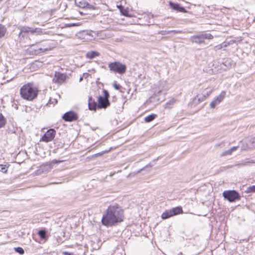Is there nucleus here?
<instances>
[{
    "label": "nucleus",
    "instance_id": "obj_1",
    "mask_svg": "<svg viewBox=\"0 0 255 255\" xmlns=\"http://www.w3.org/2000/svg\"><path fill=\"white\" fill-rule=\"evenodd\" d=\"M123 211L117 206H110L103 214L102 223L109 227L113 226L118 223L123 221Z\"/></svg>",
    "mask_w": 255,
    "mask_h": 255
},
{
    "label": "nucleus",
    "instance_id": "obj_2",
    "mask_svg": "<svg viewBox=\"0 0 255 255\" xmlns=\"http://www.w3.org/2000/svg\"><path fill=\"white\" fill-rule=\"evenodd\" d=\"M38 90L31 83H27L22 86L20 89L21 97L24 100L31 101L38 95Z\"/></svg>",
    "mask_w": 255,
    "mask_h": 255
},
{
    "label": "nucleus",
    "instance_id": "obj_3",
    "mask_svg": "<svg viewBox=\"0 0 255 255\" xmlns=\"http://www.w3.org/2000/svg\"><path fill=\"white\" fill-rule=\"evenodd\" d=\"M138 17H132L128 13V23L130 24L149 25L152 22L153 16L149 13L138 14Z\"/></svg>",
    "mask_w": 255,
    "mask_h": 255
},
{
    "label": "nucleus",
    "instance_id": "obj_4",
    "mask_svg": "<svg viewBox=\"0 0 255 255\" xmlns=\"http://www.w3.org/2000/svg\"><path fill=\"white\" fill-rule=\"evenodd\" d=\"M108 67L112 72L123 74L127 70V66L120 62H114L109 63Z\"/></svg>",
    "mask_w": 255,
    "mask_h": 255
},
{
    "label": "nucleus",
    "instance_id": "obj_5",
    "mask_svg": "<svg viewBox=\"0 0 255 255\" xmlns=\"http://www.w3.org/2000/svg\"><path fill=\"white\" fill-rule=\"evenodd\" d=\"M223 196L225 199L230 202H234L237 200H241V196L236 190H226L223 192Z\"/></svg>",
    "mask_w": 255,
    "mask_h": 255
},
{
    "label": "nucleus",
    "instance_id": "obj_6",
    "mask_svg": "<svg viewBox=\"0 0 255 255\" xmlns=\"http://www.w3.org/2000/svg\"><path fill=\"white\" fill-rule=\"evenodd\" d=\"M20 32L19 33V37H27L29 33L34 34L35 33H40L42 32L41 29L39 28H32L26 26H21L20 28Z\"/></svg>",
    "mask_w": 255,
    "mask_h": 255
},
{
    "label": "nucleus",
    "instance_id": "obj_7",
    "mask_svg": "<svg viewBox=\"0 0 255 255\" xmlns=\"http://www.w3.org/2000/svg\"><path fill=\"white\" fill-rule=\"evenodd\" d=\"M183 212L181 207H176L170 210L165 211L161 215L162 219H166L172 216L181 214Z\"/></svg>",
    "mask_w": 255,
    "mask_h": 255
},
{
    "label": "nucleus",
    "instance_id": "obj_8",
    "mask_svg": "<svg viewBox=\"0 0 255 255\" xmlns=\"http://www.w3.org/2000/svg\"><path fill=\"white\" fill-rule=\"evenodd\" d=\"M28 50L31 54L38 55L45 51L50 50L51 48L50 47H47V48H42L39 45L32 44Z\"/></svg>",
    "mask_w": 255,
    "mask_h": 255
},
{
    "label": "nucleus",
    "instance_id": "obj_9",
    "mask_svg": "<svg viewBox=\"0 0 255 255\" xmlns=\"http://www.w3.org/2000/svg\"><path fill=\"white\" fill-rule=\"evenodd\" d=\"M55 134L56 131L53 128H50L42 136L41 140L46 142L51 141L54 139Z\"/></svg>",
    "mask_w": 255,
    "mask_h": 255
},
{
    "label": "nucleus",
    "instance_id": "obj_10",
    "mask_svg": "<svg viewBox=\"0 0 255 255\" xmlns=\"http://www.w3.org/2000/svg\"><path fill=\"white\" fill-rule=\"evenodd\" d=\"M62 119L66 122H73L78 119V116L76 113L71 111L65 113Z\"/></svg>",
    "mask_w": 255,
    "mask_h": 255
},
{
    "label": "nucleus",
    "instance_id": "obj_11",
    "mask_svg": "<svg viewBox=\"0 0 255 255\" xmlns=\"http://www.w3.org/2000/svg\"><path fill=\"white\" fill-rule=\"evenodd\" d=\"M225 95L226 92L224 91H222L220 95H218L217 97H216L214 99V100L211 102L210 104V107L211 108H214L217 105L219 104L223 100L225 97Z\"/></svg>",
    "mask_w": 255,
    "mask_h": 255
},
{
    "label": "nucleus",
    "instance_id": "obj_12",
    "mask_svg": "<svg viewBox=\"0 0 255 255\" xmlns=\"http://www.w3.org/2000/svg\"><path fill=\"white\" fill-rule=\"evenodd\" d=\"M206 37H206L205 35L200 34L199 35L192 36L190 37V40L193 43L202 44L204 43L205 39H206Z\"/></svg>",
    "mask_w": 255,
    "mask_h": 255
},
{
    "label": "nucleus",
    "instance_id": "obj_13",
    "mask_svg": "<svg viewBox=\"0 0 255 255\" xmlns=\"http://www.w3.org/2000/svg\"><path fill=\"white\" fill-rule=\"evenodd\" d=\"M98 108L99 109H106L110 106V102L109 99L104 98L103 96H100L98 100Z\"/></svg>",
    "mask_w": 255,
    "mask_h": 255
},
{
    "label": "nucleus",
    "instance_id": "obj_14",
    "mask_svg": "<svg viewBox=\"0 0 255 255\" xmlns=\"http://www.w3.org/2000/svg\"><path fill=\"white\" fill-rule=\"evenodd\" d=\"M66 75L65 74L56 72L53 81L55 83L61 84L63 83L66 78Z\"/></svg>",
    "mask_w": 255,
    "mask_h": 255
},
{
    "label": "nucleus",
    "instance_id": "obj_15",
    "mask_svg": "<svg viewBox=\"0 0 255 255\" xmlns=\"http://www.w3.org/2000/svg\"><path fill=\"white\" fill-rule=\"evenodd\" d=\"M169 5L174 10H177L180 12H186V9L183 6H181L179 4L174 3L171 1L169 2Z\"/></svg>",
    "mask_w": 255,
    "mask_h": 255
},
{
    "label": "nucleus",
    "instance_id": "obj_16",
    "mask_svg": "<svg viewBox=\"0 0 255 255\" xmlns=\"http://www.w3.org/2000/svg\"><path fill=\"white\" fill-rule=\"evenodd\" d=\"M254 148H255V139H251L249 140L248 142L246 144V145H243L242 146V149L244 150Z\"/></svg>",
    "mask_w": 255,
    "mask_h": 255
},
{
    "label": "nucleus",
    "instance_id": "obj_17",
    "mask_svg": "<svg viewBox=\"0 0 255 255\" xmlns=\"http://www.w3.org/2000/svg\"><path fill=\"white\" fill-rule=\"evenodd\" d=\"M88 106L90 110L96 111L98 108V104L93 100L92 97H89Z\"/></svg>",
    "mask_w": 255,
    "mask_h": 255
},
{
    "label": "nucleus",
    "instance_id": "obj_18",
    "mask_svg": "<svg viewBox=\"0 0 255 255\" xmlns=\"http://www.w3.org/2000/svg\"><path fill=\"white\" fill-rule=\"evenodd\" d=\"M99 55V53L96 51H92L90 52H88L86 54V57L88 59H93L96 56H98Z\"/></svg>",
    "mask_w": 255,
    "mask_h": 255
},
{
    "label": "nucleus",
    "instance_id": "obj_19",
    "mask_svg": "<svg viewBox=\"0 0 255 255\" xmlns=\"http://www.w3.org/2000/svg\"><path fill=\"white\" fill-rule=\"evenodd\" d=\"M157 117V115L156 114H151L144 118V121L146 123H149L152 121H153L155 118Z\"/></svg>",
    "mask_w": 255,
    "mask_h": 255
},
{
    "label": "nucleus",
    "instance_id": "obj_20",
    "mask_svg": "<svg viewBox=\"0 0 255 255\" xmlns=\"http://www.w3.org/2000/svg\"><path fill=\"white\" fill-rule=\"evenodd\" d=\"M176 102V100L172 98L168 102H167L165 104V108L170 109L172 108V105L175 103Z\"/></svg>",
    "mask_w": 255,
    "mask_h": 255
},
{
    "label": "nucleus",
    "instance_id": "obj_21",
    "mask_svg": "<svg viewBox=\"0 0 255 255\" xmlns=\"http://www.w3.org/2000/svg\"><path fill=\"white\" fill-rule=\"evenodd\" d=\"M38 235L41 239H46V232L44 230H40L38 232Z\"/></svg>",
    "mask_w": 255,
    "mask_h": 255
},
{
    "label": "nucleus",
    "instance_id": "obj_22",
    "mask_svg": "<svg viewBox=\"0 0 255 255\" xmlns=\"http://www.w3.org/2000/svg\"><path fill=\"white\" fill-rule=\"evenodd\" d=\"M6 29L5 26L0 24V38H2L5 34Z\"/></svg>",
    "mask_w": 255,
    "mask_h": 255
},
{
    "label": "nucleus",
    "instance_id": "obj_23",
    "mask_svg": "<svg viewBox=\"0 0 255 255\" xmlns=\"http://www.w3.org/2000/svg\"><path fill=\"white\" fill-rule=\"evenodd\" d=\"M6 123V119L0 113V128L3 127Z\"/></svg>",
    "mask_w": 255,
    "mask_h": 255
},
{
    "label": "nucleus",
    "instance_id": "obj_24",
    "mask_svg": "<svg viewBox=\"0 0 255 255\" xmlns=\"http://www.w3.org/2000/svg\"><path fill=\"white\" fill-rule=\"evenodd\" d=\"M118 7L123 15L128 16V10L127 9H124V7L122 5H118Z\"/></svg>",
    "mask_w": 255,
    "mask_h": 255
},
{
    "label": "nucleus",
    "instance_id": "obj_25",
    "mask_svg": "<svg viewBox=\"0 0 255 255\" xmlns=\"http://www.w3.org/2000/svg\"><path fill=\"white\" fill-rule=\"evenodd\" d=\"M230 43V42L227 43V42H225L221 44H219V45L216 46L215 47V50L221 49L222 48L227 47L228 46V45H229Z\"/></svg>",
    "mask_w": 255,
    "mask_h": 255
},
{
    "label": "nucleus",
    "instance_id": "obj_26",
    "mask_svg": "<svg viewBox=\"0 0 255 255\" xmlns=\"http://www.w3.org/2000/svg\"><path fill=\"white\" fill-rule=\"evenodd\" d=\"M9 166V165H2V164H0V171L3 173H6L7 172V168Z\"/></svg>",
    "mask_w": 255,
    "mask_h": 255
},
{
    "label": "nucleus",
    "instance_id": "obj_27",
    "mask_svg": "<svg viewBox=\"0 0 255 255\" xmlns=\"http://www.w3.org/2000/svg\"><path fill=\"white\" fill-rule=\"evenodd\" d=\"M14 250L16 253L20 255H23L24 253V250L21 247L15 248Z\"/></svg>",
    "mask_w": 255,
    "mask_h": 255
},
{
    "label": "nucleus",
    "instance_id": "obj_28",
    "mask_svg": "<svg viewBox=\"0 0 255 255\" xmlns=\"http://www.w3.org/2000/svg\"><path fill=\"white\" fill-rule=\"evenodd\" d=\"M212 92V91L211 90L209 92L206 93V95H204L202 97L199 98V100L204 101L206 99L207 97H208Z\"/></svg>",
    "mask_w": 255,
    "mask_h": 255
},
{
    "label": "nucleus",
    "instance_id": "obj_29",
    "mask_svg": "<svg viewBox=\"0 0 255 255\" xmlns=\"http://www.w3.org/2000/svg\"><path fill=\"white\" fill-rule=\"evenodd\" d=\"M247 193L255 192V185L251 186L248 187Z\"/></svg>",
    "mask_w": 255,
    "mask_h": 255
},
{
    "label": "nucleus",
    "instance_id": "obj_30",
    "mask_svg": "<svg viewBox=\"0 0 255 255\" xmlns=\"http://www.w3.org/2000/svg\"><path fill=\"white\" fill-rule=\"evenodd\" d=\"M103 93H104V98H105L106 99H109V94L107 90H103Z\"/></svg>",
    "mask_w": 255,
    "mask_h": 255
},
{
    "label": "nucleus",
    "instance_id": "obj_31",
    "mask_svg": "<svg viewBox=\"0 0 255 255\" xmlns=\"http://www.w3.org/2000/svg\"><path fill=\"white\" fill-rule=\"evenodd\" d=\"M232 152L230 150V149H228L224 152H223L222 154H221V156H226V155H231L232 154Z\"/></svg>",
    "mask_w": 255,
    "mask_h": 255
},
{
    "label": "nucleus",
    "instance_id": "obj_32",
    "mask_svg": "<svg viewBox=\"0 0 255 255\" xmlns=\"http://www.w3.org/2000/svg\"><path fill=\"white\" fill-rule=\"evenodd\" d=\"M57 103V101L56 99H50L48 103L50 104L55 105Z\"/></svg>",
    "mask_w": 255,
    "mask_h": 255
},
{
    "label": "nucleus",
    "instance_id": "obj_33",
    "mask_svg": "<svg viewBox=\"0 0 255 255\" xmlns=\"http://www.w3.org/2000/svg\"><path fill=\"white\" fill-rule=\"evenodd\" d=\"M161 35H166L170 33V30H162L159 32Z\"/></svg>",
    "mask_w": 255,
    "mask_h": 255
},
{
    "label": "nucleus",
    "instance_id": "obj_34",
    "mask_svg": "<svg viewBox=\"0 0 255 255\" xmlns=\"http://www.w3.org/2000/svg\"><path fill=\"white\" fill-rule=\"evenodd\" d=\"M170 33H173L174 34L181 33L182 32V31L179 30H170Z\"/></svg>",
    "mask_w": 255,
    "mask_h": 255
},
{
    "label": "nucleus",
    "instance_id": "obj_35",
    "mask_svg": "<svg viewBox=\"0 0 255 255\" xmlns=\"http://www.w3.org/2000/svg\"><path fill=\"white\" fill-rule=\"evenodd\" d=\"M203 35H206V37H207L206 38V39H212L213 36L210 34H208V33H202Z\"/></svg>",
    "mask_w": 255,
    "mask_h": 255
},
{
    "label": "nucleus",
    "instance_id": "obj_36",
    "mask_svg": "<svg viewBox=\"0 0 255 255\" xmlns=\"http://www.w3.org/2000/svg\"><path fill=\"white\" fill-rule=\"evenodd\" d=\"M113 86L116 90H119L121 87V86L119 84H117L116 83H114Z\"/></svg>",
    "mask_w": 255,
    "mask_h": 255
},
{
    "label": "nucleus",
    "instance_id": "obj_37",
    "mask_svg": "<svg viewBox=\"0 0 255 255\" xmlns=\"http://www.w3.org/2000/svg\"><path fill=\"white\" fill-rule=\"evenodd\" d=\"M40 46H41L42 48H47V47H50V48H51V47L49 45H48L47 44H39V45ZM52 48H51V49Z\"/></svg>",
    "mask_w": 255,
    "mask_h": 255
},
{
    "label": "nucleus",
    "instance_id": "obj_38",
    "mask_svg": "<svg viewBox=\"0 0 255 255\" xmlns=\"http://www.w3.org/2000/svg\"><path fill=\"white\" fill-rule=\"evenodd\" d=\"M77 25L76 23H69L66 24V27H71V26H74Z\"/></svg>",
    "mask_w": 255,
    "mask_h": 255
},
{
    "label": "nucleus",
    "instance_id": "obj_39",
    "mask_svg": "<svg viewBox=\"0 0 255 255\" xmlns=\"http://www.w3.org/2000/svg\"><path fill=\"white\" fill-rule=\"evenodd\" d=\"M238 148V146H233L232 148H231L230 149L231 151L232 152L237 150V149Z\"/></svg>",
    "mask_w": 255,
    "mask_h": 255
},
{
    "label": "nucleus",
    "instance_id": "obj_40",
    "mask_svg": "<svg viewBox=\"0 0 255 255\" xmlns=\"http://www.w3.org/2000/svg\"><path fill=\"white\" fill-rule=\"evenodd\" d=\"M102 154H103L102 153H97V154H95V156H98L102 155Z\"/></svg>",
    "mask_w": 255,
    "mask_h": 255
},
{
    "label": "nucleus",
    "instance_id": "obj_41",
    "mask_svg": "<svg viewBox=\"0 0 255 255\" xmlns=\"http://www.w3.org/2000/svg\"><path fill=\"white\" fill-rule=\"evenodd\" d=\"M254 163V162L253 160L249 161L246 162L244 164V165H246V163Z\"/></svg>",
    "mask_w": 255,
    "mask_h": 255
},
{
    "label": "nucleus",
    "instance_id": "obj_42",
    "mask_svg": "<svg viewBox=\"0 0 255 255\" xmlns=\"http://www.w3.org/2000/svg\"><path fill=\"white\" fill-rule=\"evenodd\" d=\"M64 254L66 255H70V254L68 252H65Z\"/></svg>",
    "mask_w": 255,
    "mask_h": 255
},
{
    "label": "nucleus",
    "instance_id": "obj_43",
    "mask_svg": "<svg viewBox=\"0 0 255 255\" xmlns=\"http://www.w3.org/2000/svg\"><path fill=\"white\" fill-rule=\"evenodd\" d=\"M88 73H84L83 74V76H88Z\"/></svg>",
    "mask_w": 255,
    "mask_h": 255
},
{
    "label": "nucleus",
    "instance_id": "obj_44",
    "mask_svg": "<svg viewBox=\"0 0 255 255\" xmlns=\"http://www.w3.org/2000/svg\"><path fill=\"white\" fill-rule=\"evenodd\" d=\"M88 73H84L83 74V76H88Z\"/></svg>",
    "mask_w": 255,
    "mask_h": 255
},
{
    "label": "nucleus",
    "instance_id": "obj_45",
    "mask_svg": "<svg viewBox=\"0 0 255 255\" xmlns=\"http://www.w3.org/2000/svg\"><path fill=\"white\" fill-rule=\"evenodd\" d=\"M83 77H81V78H80V79H79V81H80V82H81V81L83 80Z\"/></svg>",
    "mask_w": 255,
    "mask_h": 255
},
{
    "label": "nucleus",
    "instance_id": "obj_46",
    "mask_svg": "<svg viewBox=\"0 0 255 255\" xmlns=\"http://www.w3.org/2000/svg\"><path fill=\"white\" fill-rule=\"evenodd\" d=\"M231 42H232L233 43H234V41H231Z\"/></svg>",
    "mask_w": 255,
    "mask_h": 255
},
{
    "label": "nucleus",
    "instance_id": "obj_47",
    "mask_svg": "<svg viewBox=\"0 0 255 255\" xmlns=\"http://www.w3.org/2000/svg\"><path fill=\"white\" fill-rule=\"evenodd\" d=\"M2 0H0V1H1Z\"/></svg>",
    "mask_w": 255,
    "mask_h": 255
}]
</instances>
